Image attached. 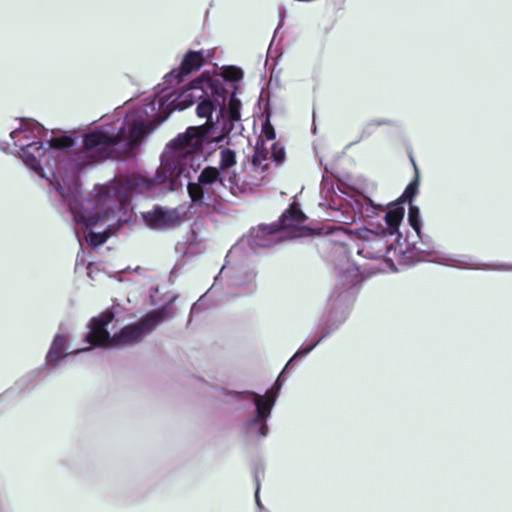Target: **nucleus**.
<instances>
[{
	"instance_id": "bb28decb",
	"label": "nucleus",
	"mask_w": 512,
	"mask_h": 512,
	"mask_svg": "<svg viewBox=\"0 0 512 512\" xmlns=\"http://www.w3.org/2000/svg\"><path fill=\"white\" fill-rule=\"evenodd\" d=\"M323 168H324V171H325V173H326V174H324V175L322 176V178H323L324 176H326V177H328V178L330 179V181L333 183L332 179L328 176V174L333 175L332 170L329 168V166H328L327 164L323 165Z\"/></svg>"
},
{
	"instance_id": "6ab92c4d",
	"label": "nucleus",
	"mask_w": 512,
	"mask_h": 512,
	"mask_svg": "<svg viewBox=\"0 0 512 512\" xmlns=\"http://www.w3.org/2000/svg\"><path fill=\"white\" fill-rule=\"evenodd\" d=\"M263 177H255L253 182H247V179H236V177H229V191L234 196H241L253 192V190L261 185Z\"/></svg>"
},
{
	"instance_id": "20e7f679",
	"label": "nucleus",
	"mask_w": 512,
	"mask_h": 512,
	"mask_svg": "<svg viewBox=\"0 0 512 512\" xmlns=\"http://www.w3.org/2000/svg\"><path fill=\"white\" fill-rule=\"evenodd\" d=\"M177 298L175 294L169 296L162 306L150 311L137 322L124 326L113 335L108 331V325L113 321L115 314L112 310H105L89 321L88 331L84 336V342L88 346L79 348L73 353L78 355L95 347L114 348L139 343L160 323L175 316L174 303Z\"/></svg>"
},
{
	"instance_id": "dca6fc26",
	"label": "nucleus",
	"mask_w": 512,
	"mask_h": 512,
	"mask_svg": "<svg viewBox=\"0 0 512 512\" xmlns=\"http://www.w3.org/2000/svg\"><path fill=\"white\" fill-rule=\"evenodd\" d=\"M200 241L195 230L190 229L183 237L182 241L177 242L175 251L182 256L192 257L201 253Z\"/></svg>"
},
{
	"instance_id": "aec40b11",
	"label": "nucleus",
	"mask_w": 512,
	"mask_h": 512,
	"mask_svg": "<svg viewBox=\"0 0 512 512\" xmlns=\"http://www.w3.org/2000/svg\"><path fill=\"white\" fill-rule=\"evenodd\" d=\"M410 160L413 164V167L415 169V178L413 180L410 181V183L406 186L403 194L401 195L400 199L398 202H403L406 203L408 202L409 205L411 204L412 200L415 198V196L417 195L418 193V189H419V172H418V168H417V165L415 163V160L413 158V156H410Z\"/></svg>"
},
{
	"instance_id": "f03ea898",
	"label": "nucleus",
	"mask_w": 512,
	"mask_h": 512,
	"mask_svg": "<svg viewBox=\"0 0 512 512\" xmlns=\"http://www.w3.org/2000/svg\"><path fill=\"white\" fill-rule=\"evenodd\" d=\"M175 80L163 82L155 87L154 93L145 98L142 105L127 111L124 118L114 115L105 119L96 130L85 137L88 147H105L112 143L116 155H129L141 145L145 136L163 123L174 110H184L196 100V113L206 118V123L189 128H201L198 134H207L208 129L222 132L224 126L233 128L232 136L241 134V101L236 97L237 87L222 78L201 76L189 82L185 89L178 91Z\"/></svg>"
},
{
	"instance_id": "412c9836",
	"label": "nucleus",
	"mask_w": 512,
	"mask_h": 512,
	"mask_svg": "<svg viewBox=\"0 0 512 512\" xmlns=\"http://www.w3.org/2000/svg\"><path fill=\"white\" fill-rule=\"evenodd\" d=\"M236 164L235 151L229 148L222 149L220 152L219 169L226 176L227 170Z\"/></svg>"
},
{
	"instance_id": "f3484780",
	"label": "nucleus",
	"mask_w": 512,
	"mask_h": 512,
	"mask_svg": "<svg viewBox=\"0 0 512 512\" xmlns=\"http://www.w3.org/2000/svg\"><path fill=\"white\" fill-rule=\"evenodd\" d=\"M408 222L410 226L413 228V230L416 232L418 238L421 240V242L429 248L431 246V238L428 235H425L422 233V220L420 215V209L410 204L408 209ZM421 253H425L426 255H431V252L429 249L420 250Z\"/></svg>"
},
{
	"instance_id": "9d476101",
	"label": "nucleus",
	"mask_w": 512,
	"mask_h": 512,
	"mask_svg": "<svg viewBox=\"0 0 512 512\" xmlns=\"http://www.w3.org/2000/svg\"><path fill=\"white\" fill-rule=\"evenodd\" d=\"M215 50H188L183 56V59L177 69H173L164 76L165 82L171 83V79L175 80L176 84L182 83L185 78L192 72L199 70L204 66L208 60L214 57Z\"/></svg>"
},
{
	"instance_id": "4468645a",
	"label": "nucleus",
	"mask_w": 512,
	"mask_h": 512,
	"mask_svg": "<svg viewBox=\"0 0 512 512\" xmlns=\"http://www.w3.org/2000/svg\"><path fill=\"white\" fill-rule=\"evenodd\" d=\"M434 261L447 266H452L461 269H493L512 271L511 264H495V265H477L469 256H459L458 258L447 254H439Z\"/></svg>"
},
{
	"instance_id": "f8f14e48",
	"label": "nucleus",
	"mask_w": 512,
	"mask_h": 512,
	"mask_svg": "<svg viewBox=\"0 0 512 512\" xmlns=\"http://www.w3.org/2000/svg\"><path fill=\"white\" fill-rule=\"evenodd\" d=\"M142 219L150 229L170 228L180 221L176 209H166L161 206H155L151 211L142 213Z\"/></svg>"
},
{
	"instance_id": "0eeeda50",
	"label": "nucleus",
	"mask_w": 512,
	"mask_h": 512,
	"mask_svg": "<svg viewBox=\"0 0 512 512\" xmlns=\"http://www.w3.org/2000/svg\"><path fill=\"white\" fill-rule=\"evenodd\" d=\"M306 219L305 214L296 207H290L279 218L277 222L270 225L261 224L252 228L246 238L249 248L258 253L262 248H270L280 243L285 236V230H294L301 227Z\"/></svg>"
},
{
	"instance_id": "393cba45",
	"label": "nucleus",
	"mask_w": 512,
	"mask_h": 512,
	"mask_svg": "<svg viewBox=\"0 0 512 512\" xmlns=\"http://www.w3.org/2000/svg\"><path fill=\"white\" fill-rule=\"evenodd\" d=\"M257 478V475L255 476ZM257 481V487H256V491H255V501H256V504L258 506V508L260 509V511H265L261 501H260V498H259V483H258V480L256 479Z\"/></svg>"
},
{
	"instance_id": "7ed1b4c3",
	"label": "nucleus",
	"mask_w": 512,
	"mask_h": 512,
	"mask_svg": "<svg viewBox=\"0 0 512 512\" xmlns=\"http://www.w3.org/2000/svg\"><path fill=\"white\" fill-rule=\"evenodd\" d=\"M200 130L187 128L166 145L154 177L141 174L114 176L107 183V192L100 198L104 206L103 221L115 218L119 224L129 223L132 220L133 195L174 191L182 186L183 178L187 180L192 204L215 207L226 201V178L222 171L210 165L198 171L209 153L205 148L232 136L233 128L224 126L222 132L210 128L207 134H198Z\"/></svg>"
},
{
	"instance_id": "1a4fd4ad",
	"label": "nucleus",
	"mask_w": 512,
	"mask_h": 512,
	"mask_svg": "<svg viewBox=\"0 0 512 512\" xmlns=\"http://www.w3.org/2000/svg\"><path fill=\"white\" fill-rule=\"evenodd\" d=\"M265 119L262 122L261 135L257 139L252 157V167L255 170L264 172L268 169L269 160H272L277 166L282 165L286 159L284 146L279 142H273L267 147L265 140L272 141L276 138L273 125L270 122L271 113L267 107L264 108Z\"/></svg>"
},
{
	"instance_id": "a211bd4d",
	"label": "nucleus",
	"mask_w": 512,
	"mask_h": 512,
	"mask_svg": "<svg viewBox=\"0 0 512 512\" xmlns=\"http://www.w3.org/2000/svg\"><path fill=\"white\" fill-rule=\"evenodd\" d=\"M319 337V335H314L312 340L310 341V343H304L296 352L295 354L288 360V362L286 363L284 369L282 370V372L279 374L278 378L276 379L275 383L273 384V387L270 391H267L265 394H263L262 396H265V397H268V398H273L274 396H276V398L278 397V394H279V391L281 390V387H282V384H283V381H284V378H283V375L284 373L293 368L295 366V363L296 361L304 358L306 355H303V356H298L296 358H294L296 356V354H298V352L302 349V348H306L308 347L309 345H311L317 338Z\"/></svg>"
},
{
	"instance_id": "2eb2a0df",
	"label": "nucleus",
	"mask_w": 512,
	"mask_h": 512,
	"mask_svg": "<svg viewBox=\"0 0 512 512\" xmlns=\"http://www.w3.org/2000/svg\"><path fill=\"white\" fill-rule=\"evenodd\" d=\"M403 202H393L387 207H383L381 219L385 222V227L389 230L390 234L398 231L399 225L404 217Z\"/></svg>"
},
{
	"instance_id": "f257e3e1",
	"label": "nucleus",
	"mask_w": 512,
	"mask_h": 512,
	"mask_svg": "<svg viewBox=\"0 0 512 512\" xmlns=\"http://www.w3.org/2000/svg\"><path fill=\"white\" fill-rule=\"evenodd\" d=\"M100 126L89 129L83 134L82 149L72 152L75 139L68 134L52 132L51 137L44 143L40 136L44 127L30 118L20 119L19 126L10 132V138L23 164L41 179L55 186L62 201L73 214L78 225H82V235L76 230V237L82 246V238L92 248L104 244L116 229L108 225L103 231L93 230L103 221L104 206L100 198L107 192V184L98 185L85 197L81 191L80 175L82 170L108 158L116 157L112 143L105 147H88L85 137Z\"/></svg>"
},
{
	"instance_id": "ddd939ff",
	"label": "nucleus",
	"mask_w": 512,
	"mask_h": 512,
	"mask_svg": "<svg viewBox=\"0 0 512 512\" xmlns=\"http://www.w3.org/2000/svg\"><path fill=\"white\" fill-rule=\"evenodd\" d=\"M70 344V337L68 334L58 332L48 349L45 356V367L49 371H54L58 368L61 360L65 359L70 353L68 352Z\"/></svg>"
},
{
	"instance_id": "423d86ee",
	"label": "nucleus",
	"mask_w": 512,
	"mask_h": 512,
	"mask_svg": "<svg viewBox=\"0 0 512 512\" xmlns=\"http://www.w3.org/2000/svg\"><path fill=\"white\" fill-rule=\"evenodd\" d=\"M361 283L359 267L349 260L337 267V283L327 303L329 315L319 337L308 347L302 348L296 357L308 355L320 342L335 332L346 320L355 288Z\"/></svg>"
},
{
	"instance_id": "c756f323",
	"label": "nucleus",
	"mask_w": 512,
	"mask_h": 512,
	"mask_svg": "<svg viewBox=\"0 0 512 512\" xmlns=\"http://www.w3.org/2000/svg\"><path fill=\"white\" fill-rule=\"evenodd\" d=\"M0 149H2L3 151H6L5 147L0 146Z\"/></svg>"
},
{
	"instance_id": "5701e85b",
	"label": "nucleus",
	"mask_w": 512,
	"mask_h": 512,
	"mask_svg": "<svg viewBox=\"0 0 512 512\" xmlns=\"http://www.w3.org/2000/svg\"><path fill=\"white\" fill-rule=\"evenodd\" d=\"M374 243L376 246H379V245L381 246V248H379L376 252L371 253V252L367 251V247L364 246L362 249H359L357 253L359 255H363L364 257L371 258V259L382 257L384 255V253L387 252L386 245L383 243V240L381 238H377L374 241Z\"/></svg>"
},
{
	"instance_id": "cd10ccee",
	"label": "nucleus",
	"mask_w": 512,
	"mask_h": 512,
	"mask_svg": "<svg viewBox=\"0 0 512 512\" xmlns=\"http://www.w3.org/2000/svg\"><path fill=\"white\" fill-rule=\"evenodd\" d=\"M84 259L83 257H80V254L77 255V259H76V263L78 264L79 262H83Z\"/></svg>"
},
{
	"instance_id": "9b49d317",
	"label": "nucleus",
	"mask_w": 512,
	"mask_h": 512,
	"mask_svg": "<svg viewBox=\"0 0 512 512\" xmlns=\"http://www.w3.org/2000/svg\"><path fill=\"white\" fill-rule=\"evenodd\" d=\"M256 273L253 269L234 268L228 275L226 285L235 289L232 296H244L256 290Z\"/></svg>"
},
{
	"instance_id": "6e6552de",
	"label": "nucleus",
	"mask_w": 512,
	"mask_h": 512,
	"mask_svg": "<svg viewBox=\"0 0 512 512\" xmlns=\"http://www.w3.org/2000/svg\"><path fill=\"white\" fill-rule=\"evenodd\" d=\"M233 397L235 400L247 399L254 406L253 415L244 424L245 436L251 440L265 438L269 431L267 421L276 403V396L270 399L253 391H245L235 392Z\"/></svg>"
},
{
	"instance_id": "a878e982",
	"label": "nucleus",
	"mask_w": 512,
	"mask_h": 512,
	"mask_svg": "<svg viewBox=\"0 0 512 512\" xmlns=\"http://www.w3.org/2000/svg\"><path fill=\"white\" fill-rule=\"evenodd\" d=\"M253 170H254L256 173H258V174H259L257 177H263V178H264V175H263V174H264L266 171L261 172L260 170H255V168H254V167H253ZM255 177H256V176H249L248 178H246V179H247V182H253V180H254V178H255Z\"/></svg>"
},
{
	"instance_id": "4be33fe9",
	"label": "nucleus",
	"mask_w": 512,
	"mask_h": 512,
	"mask_svg": "<svg viewBox=\"0 0 512 512\" xmlns=\"http://www.w3.org/2000/svg\"><path fill=\"white\" fill-rule=\"evenodd\" d=\"M381 125H396V122H394L392 120H388V119L372 120V121L368 122L363 127V129L361 131V135H360V140L368 138L369 136H371L373 134V132H374L375 127L381 126Z\"/></svg>"
},
{
	"instance_id": "c85d7f7f",
	"label": "nucleus",
	"mask_w": 512,
	"mask_h": 512,
	"mask_svg": "<svg viewBox=\"0 0 512 512\" xmlns=\"http://www.w3.org/2000/svg\"><path fill=\"white\" fill-rule=\"evenodd\" d=\"M195 305H196V304H194V305L191 307V313L193 312V310H194V308H195Z\"/></svg>"
},
{
	"instance_id": "b1692460",
	"label": "nucleus",
	"mask_w": 512,
	"mask_h": 512,
	"mask_svg": "<svg viewBox=\"0 0 512 512\" xmlns=\"http://www.w3.org/2000/svg\"><path fill=\"white\" fill-rule=\"evenodd\" d=\"M225 269H226V266H223L222 269L220 270L219 274L215 277L214 283L210 289L216 288L220 284V282L223 279V272Z\"/></svg>"
},
{
	"instance_id": "39448f33",
	"label": "nucleus",
	"mask_w": 512,
	"mask_h": 512,
	"mask_svg": "<svg viewBox=\"0 0 512 512\" xmlns=\"http://www.w3.org/2000/svg\"><path fill=\"white\" fill-rule=\"evenodd\" d=\"M320 195L323 200L320 206L326 207L327 217L330 221L352 224L362 218L367 220L370 225H376L383 232L385 231L378 221L381 219L384 206L375 204L369 197L345 192L339 186L337 192L334 183L326 176L321 181Z\"/></svg>"
}]
</instances>
